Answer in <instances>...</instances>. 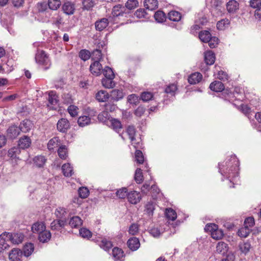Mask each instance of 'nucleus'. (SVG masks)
I'll return each mask as SVG.
<instances>
[{
	"instance_id": "nucleus-48",
	"label": "nucleus",
	"mask_w": 261,
	"mask_h": 261,
	"mask_svg": "<svg viewBox=\"0 0 261 261\" xmlns=\"http://www.w3.org/2000/svg\"><path fill=\"white\" fill-rule=\"evenodd\" d=\"M135 180L138 184H141L143 180V176L142 170L140 168H137L136 170Z\"/></svg>"
},
{
	"instance_id": "nucleus-30",
	"label": "nucleus",
	"mask_w": 261,
	"mask_h": 261,
	"mask_svg": "<svg viewBox=\"0 0 261 261\" xmlns=\"http://www.w3.org/2000/svg\"><path fill=\"white\" fill-rule=\"evenodd\" d=\"M46 159L43 155H37L33 159L34 164L38 167H42L45 164Z\"/></svg>"
},
{
	"instance_id": "nucleus-28",
	"label": "nucleus",
	"mask_w": 261,
	"mask_h": 261,
	"mask_svg": "<svg viewBox=\"0 0 261 261\" xmlns=\"http://www.w3.org/2000/svg\"><path fill=\"white\" fill-rule=\"evenodd\" d=\"M46 227L43 222H36L32 226V230L34 233H40L44 230Z\"/></svg>"
},
{
	"instance_id": "nucleus-58",
	"label": "nucleus",
	"mask_w": 261,
	"mask_h": 261,
	"mask_svg": "<svg viewBox=\"0 0 261 261\" xmlns=\"http://www.w3.org/2000/svg\"><path fill=\"white\" fill-rule=\"evenodd\" d=\"M128 231L131 235H136L139 232V225L136 223L132 224L129 228Z\"/></svg>"
},
{
	"instance_id": "nucleus-16",
	"label": "nucleus",
	"mask_w": 261,
	"mask_h": 261,
	"mask_svg": "<svg viewBox=\"0 0 261 261\" xmlns=\"http://www.w3.org/2000/svg\"><path fill=\"white\" fill-rule=\"evenodd\" d=\"M33 126V124L31 121L25 119L21 122L19 128L20 130L23 133H27L29 132Z\"/></svg>"
},
{
	"instance_id": "nucleus-5",
	"label": "nucleus",
	"mask_w": 261,
	"mask_h": 261,
	"mask_svg": "<svg viewBox=\"0 0 261 261\" xmlns=\"http://www.w3.org/2000/svg\"><path fill=\"white\" fill-rule=\"evenodd\" d=\"M57 127L60 132L66 133L70 128V123L67 119L61 118L58 120Z\"/></svg>"
},
{
	"instance_id": "nucleus-53",
	"label": "nucleus",
	"mask_w": 261,
	"mask_h": 261,
	"mask_svg": "<svg viewBox=\"0 0 261 261\" xmlns=\"http://www.w3.org/2000/svg\"><path fill=\"white\" fill-rule=\"evenodd\" d=\"M223 231L218 228L211 233V237L215 240H220L223 238Z\"/></svg>"
},
{
	"instance_id": "nucleus-63",
	"label": "nucleus",
	"mask_w": 261,
	"mask_h": 261,
	"mask_svg": "<svg viewBox=\"0 0 261 261\" xmlns=\"http://www.w3.org/2000/svg\"><path fill=\"white\" fill-rule=\"evenodd\" d=\"M79 56L84 61H86L90 57V52L85 49L81 50L79 53Z\"/></svg>"
},
{
	"instance_id": "nucleus-60",
	"label": "nucleus",
	"mask_w": 261,
	"mask_h": 261,
	"mask_svg": "<svg viewBox=\"0 0 261 261\" xmlns=\"http://www.w3.org/2000/svg\"><path fill=\"white\" fill-rule=\"evenodd\" d=\"M255 224L254 219L252 217L247 218L244 221V226L249 228L252 227Z\"/></svg>"
},
{
	"instance_id": "nucleus-11",
	"label": "nucleus",
	"mask_w": 261,
	"mask_h": 261,
	"mask_svg": "<svg viewBox=\"0 0 261 261\" xmlns=\"http://www.w3.org/2000/svg\"><path fill=\"white\" fill-rule=\"evenodd\" d=\"M239 8V4L235 0H230L226 4V9L229 13H234Z\"/></svg>"
},
{
	"instance_id": "nucleus-23",
	"label": "nucleus",
	"mask_w": 261,
	"mask_h": 261,
	"mask_svg": "<svg viewBox=\"0 0 261 261\" xmlns=\"http://www.w3.org/2000/svg\"><path fill=\"white\" fill-rule=\"evenodd\" d=\"M95 97L99 102H105L110 97V94L106 91L100 90L96 94Z\"/></svg>"
},
{
	"instance_id": "nucleus-59",
	"label": "nucleus",
	"mask_w": 261,
	"mask_h": 261,
	"mask_svg": "<svg viewBox=\"0 0 261 261\" xmlns=\"http://www.w3.org/2000/svg\"><path fill=\"white\" fill-rule=\"evenodd\" d=\"M89 190L86 187L80 188L79 190V194L82 198H86L89 195Z\"/></svg>"
},
{
	"instance_id": "nucleus-52",
	"label": "nucleus",
	"mask_w": 261,
	"mask_h": 261,
	"mask_svg": "<svg viewBox=\"0 0 261 261\" xmlns=\"http://www.w3.org/2000/svg\"><path fill=\"white\" fill-rule=\"evenodd\" d=\"M80 234L82 238L87 239H89L92 237V232L86 228H81Z\"/></svg>"
},
{
	"instance_id": "nucleus-61",
	"label": "nucleus",
	"mask_w": 261,
	"mask_h": 261,
	"mask_svg": "<svg viewBox=\"0 0 261 261\" xmlns=\"http://www.w3.org/2000/svg\"><path fill=\"white\" fill-rule=\"evenodd\" d=\"M141 98L144 101H148L153 98V94L150 92H144L141 94Z\"/></svg>"
},
{
	"instance_id": "nucleus-19",
	"label": "nucleus",
	"mask_w": 261,
	"mask_h": 261,
	"mask_svg": "<svg viewBox=\"0 0 261 261\" xmlns=\"http://www.w3.org/2000/svg\"><path fill=\"white\" fill-rule=\"evenodd\" d=\"M210 88L213 91L219 92L224 89V86L222 82L216 81L210 84Z\"/></svg>"
},
{
	"instance_id": "nucleus-39",
	"label": "nucleus",
	"mask_w": 261,
	"mask_h": 261,
	"mask_svg": "<svg viewBox=\"0 0 261 261\" xmlns=\"http://www.w3.org/2000/svg\"><path fill=\"white\" fill-rule=\"evenodd\" d=\"M251 244L248 242L241 243L239 245V248L241 251L244 254H246L250 251Z\"/></svg>"
},
{
	"instance_id": "nucleus-18",
	"label": "nucleus",
	"mask_w": 261,
	"mask_h": 261,
	"mask_svg": "<svg viewBox=\"0 0 261 261\" xmlns=\"http://www.w3.org/2000/svg\"><path fill=\"white\" fill-rule=\"evenodd\" d=\"M202 79V75L200 73L194 72L189 76L188 82L190 84H196L199 83Z\"/></svg>"
},
{
	"instance_id": "nucleus-12",
	"label": "nucleus",
	"mask_w": 261,
	"mask_h": 261,
	"mask_svg": "<svg viewBox=\"0 0 261 261\" xmlns=\"http://www.w3.org/2000/svg\"><path fill=\"white\" fill-rule=\"evenodd\" d=\"M124 94L122 90L114 89L111 92L110 97L114 101H119L122 99Z\"/></svg>"
},
{
	"instance_id": "nucleus-25",
	"label": "nucleus",
	"mask_w": 261,
	"mask_h": 261,
	"mask_svg": "<svg viewBox=\"0 0 261 261\" xmlns=\"http://www.w3.org/2000/svg\"><path fill=\"white\" fill-rule=\"evenodd\" d=\"M114 77H105L101 80L102 85L106 88H113L115 86V82L113 81Z\"/></svg>"
},
{
	"instance_id": "nucleus-36",
	"label": "nucleus",
	"mask_w": 261,
	"mask_h": 261,
	"mask_svg": "<svg viewBox=\"0 0 261 261\" xmlns=\"http://www.w3.org/2000/svg\"><path fill=\"white\" fill-rule=\"evenodd\" d=\"M61 4L60 0H48L47 3L48 8L52 10H57Z\"/></svg>"
},
{
	"instance_id": "nucleus-57",
	"label": "nucleus",
	"mask_w": 261,
	"mask_h": 261,
	"mask_svg": "<svg viewBox=\"0 0 261 261\" xmlns=\"http://www.w3.org/2000/svg\"><path fill=\"white\" fill-rule=\"evenodd\" d=\"M127 190L126 188H122L118 190L116 192V195L119 198L123 199L127 197Z\"/></svg>"
},
{
	"instance_id": "nucleus-2",
	"label": "nucleus",
	"mask_w": 261,
	"mask_h": 261,
	"mask_svg": "<svg viewBox=\"0 0 261 261\" xmlns=\"http://www.w3.org/2000/svg\"><path fill=\"white\" fill-rule=\"evenodd\" d=\"M23 239V235L21 233L12 234L5 232L0 235V246L2 249L5 250L9 247L6 242L10 241L14 244L21 243Z\"/></svg>"
},
{
	"instance_id": "nucleus-31",
	"label": "nucleus",
	"mask_w": 261,
	"mask_h": 261,
	"mask_svg": "<svg viewBox=\"0 0 261 261\" xmlns=\"http://www.w3.org/2000/svg\"><path fill=\"white\" fill-rule=\"evenodd\" d=\"M199 38L202 42L207 43L212 38V35L209 31H203L199 33Z\"/></svg>"
},
{
	"instance_id": "nucleus-62",
	"label": "nucleus",
	"mask_w": 261,
	"mask_h": 261,
	"mask_svg": "<svg viewBox=\"0 0 261 261\" xmlns=\"http://www.w3.org/2000/svg\"><path fill=\"white\" fill-rule=\"evenodd\" d=\"M154 210V205L153 203L149 202L146 204L145 210L149 216L152 215Z\"/></svg>"
},
{
	"instance_id": "nucleus-13",
	"label": "nucleus",
	"mask_w": 261,
	"mask_h": 261,
	"mask_svg": "<svg viewBox=\"0 0 261 261\" xmlns=\"http://www.w3.org/2000/svg\"><path fill=\"white\" fill-rule=\"evenodd\" d=\"M127 244L128 248L133 251L137 250L140 246L139 239L136 237L130 238L128 240Z\"/></svg>"
},
{
	"instance_id": "nucleus-14",
	"label": "nucleus",
	"mask_w": 261,
	"mask_h": 261,
	"mask_svg": "<svg viewBox=\"0 0 261 261\" xmlns=\"http://www.w3.org/2000/svg\"><path fill=\"white\" fill-rule=\"evenodd\" d=\"M67 221L66 219H59L53 221L50 224V227L52 230H60L64 227Z\"/></svg>"
},
{
	"instance_id": "nucleus-26",
	"label": "nucleus",
	"mask_w": 261,
	"mask_h": 261,
	"mask_svg": "<svg viewBox=\"0 0 261 261\" xmlns=\"http://www.w3.org/2000/svg\"><path fill=\"white\" fill-rule=\"evenodd\" d=\"M63 175L66 177H70L73 174V168L69 163L64 164L62 166Z\"/></svg>"
},
{
	"instance_id": "nucleus-46",
	"label": "nucleus",
	"mask_w": 261,
	"mask_h": 261,
	"mask_svg": "<svg viewBox=\"0 0 261 261\" xmlns=\"http://www.w3.org/2000/svg\"><path fill=\"white\" fill-rule=\"evenodd\" d=\"M155 20L158 22H162L166 19L165 13L162 11H158L154 15Z\"/></svg>"
},
{
	"instance_id": "nucleus-34",
	"label": "nucleus",
	"mask_w": 261,
	"mask_h": 261,
	"mask_svg": "<svg viewBox=\"0 0 261 261\" xmlns=\"http://www.w3.org/2000/svg\"><path fill=\"white\" fill-rule=\"evenodd\" d=\"M169 19L173 21H178L181 18V14L176 11H171L168 13Z\"/></svg>"
},
{
	"instance_id": "nucleus-15",
	"label": "nucleus",
	"mask_w": 261,
	"mask_h": 261,
	"mask_svg": "<svg viewBox=\"0 0 261 261\" xmlns=\"http://www.w3.org/2000/svg\"><path fill=\"white\" fill-rule=\"evenodd\" d=\"M20 129L19 127L16 125H12L7 129V135L10 138H15L20 134Z\"/></svg>"
},
{
	"instance_id": "nucleus-50",
	"label": "nucleus",
	"mask_w": 261,
	"mask_h": 261,
	"mask_svg": "<svg viewBox=\"0 0 261 261\" xmlns=\"http://www.w3.org/2000/svg\"><path fill=\"white\" fill-rule=\"evenodd\" d=\"M111 125L115 131L118 132L122 128L121 124L120 121L116 119H112L111 120Z\"/></svg>"
},
{
	"instance_id": "nucleus-56",
	"label": "nucleus",
	"mask_w": 261,
	"mask_h": 261,
	"mask_svg": "<svg viewBox=\"0 0 261 261\" xmlns=\"http://www.w3.org/2000/svg\"><path fill=\"white\" fill-rule=\"evenodd\" d=\"M135 160L136 161L141 164L144 162V156L142 152L139 150H136L135 152Z\"/></svg>"
},
{
	"instance_id": "nucleus-8",
	"label": "nucleus",
	"mask_w": 261,
	"mask_h": 261,
	"mask_svg": "<svg viewBox=\"0 0 261 261\" xmlns=\"http://www.w3.org/2000/svg\"><path fill=\"white\" fill-rule=\"evenodd\" d=\"M126 132L129 136V139H130L132 145L134 146V147L135 148H139V143L136 142V139L135 138V136L136 134V130L135 127L133 126H129L127 128Z\"/></svg>"
},
{
	"instance_id": "nucleus-35",
	"label": "nucleus",
	"mask_w": 261,
	"mask_h": 261,
	"mask_svg": "<svg viewBox=\"0 0 261 261\" xmlns=\"http://www.w3.org/2000/svg\"><path fill=\"white\" fill-rule=\"evenodd\" d=\"M69 224L72 227L76 228L82 224V220L80 217L74 216L70 219Z\"/></svg>"
},
{
	"instance_id": "nucleus-21",
	"label": "nucleus",
	"mask_w": 261,
	"mask_h": 261,
	"mask_svg": "<svg viewBox=\"0 0 261 261\" xmlns=\"http://www.w3.org/2000/svg\"><path fill=\"white\" fill-rule=\"evenodd\" d=\"M112 255L116 261H122L124 256L123 251L118 247H115L113 249Z\"/></svg>"
},
{
	"instance_id": "nucleus-27",
	"label": "nucleus",
	"mask_w": 261,
	"mask_h": 261,
	"mask_svg": "<svg viewBox=\"0 0 261 261\" xmlns=\"http://www.w3.org/2000/svg\"><path fill=\"white\" fill-rule=\"evenodd\" d=\"M144 5L146 9L149 10H153L158 7L157 0H145Z\"/></svg>"
},
{
	"instance_id": "nucleus-29",
	"label": "nucleus",
	"mask_w": 261,
	"mask_h": 261,
	"mask_svg": "<svg viewBox=\"0 0 261 261\" xmlns=\"http://www.w3.org/2000/svg\"><path fill=\"white\" fill-rule=\"evenodd\" d=\"M50 232L49 231L45 230V229L39 233L38 239L42 243L47 242L50 240Z\"/></svg>"
},
{
	"instance_id": "nucleus-22",
	"label": "nucleus",
	"mask_w": 261,
	"mask_h": 261,
	"mask_svg": "<svg viewBox=\"0 0 261 261\" xmlns=\"http://www.w3.org/2000/svg\"><path fill=\"white\" fill-rule=\"evenodd\" d=\"M204 61L207 65H213L215 61V54L211 50L206 51L204 54Z\"/></svg>"
},
{
	"instance_id": "nucleus-10",
	"label": "nucleus",
	"mask_w": 261,
	"mask_h": 261,
	"mask_svg": "<svg viewBox=\"0 0 261 261\" xmlns=\"http://www.w3.org/2000/svg\"><path fill=\"white\" fill-rule=\"evenodd\" d=\"M102 66L99 61H94L90 66V70L92 74L98 76L101 73Z\"/></svg>"
},
{
	"instance_id": "nucleus-32",
	"label": "nucleus",
	"mask_w": 261,
	"mask_h": 261,
	"mask_svg": "<svg viewBox=\"0 0 261 261\" xmlns=\"http://www.w3.org/2000/svg\"><path fill=\"white\" fill-rule=\"evenodd\" d=\"M77 123L80 126L84 127L90 124L91 118L87 115L81 116L79 118Z\"/></svg>"
},
{
	"instance_id": "nucleus-41",
	"label": "nucleus",
	"mask_w": 261,
	"mask_h": 261,
	"mask_svg": "<svg viewBox=\"0 0 261 261\" xmlns=\"http://www.w3.org/2000/svg\"><path fill=\"white\" fill-rule=\"evenodd\" d=\"M34 245L32 243H29L26 244L23 247V254L25 256H30L34 251Z\"/></svg>"
},
{
	"instance_id": "nucleus-7",
	"label": "nucleus",
	"mask_w": 261,
	"mask_h": 261,
	"mask_svg": "<svg viewBox=\"0 0 261 261\" xmlns=\"http://www.w3.org/2000/svg\"><path fill=\"white\" fill-rule=\"evenodd\" d=\"M62 9L66 15H72L75 11V5L71 2H65L62 5Z\"/></svg>"
},
{
	"instance_id": "nucleus-64",
	"label": "nucleus",
	"mask_w": 261,
	"mask_h": 261,
	"mask_svg": "<svg viewBox=\"0 0 261 261\" xmlns=\"http://www.w3.org/2000/svg\"><path fill=\"white\" fill-rule=\"evenodd\" d=\"M97 118L100 121L105 122L107 119L109 118V113L105 110L98 114Z\"/></svg>"
},
{
	"instance_id": "nucleus-43",
	"label": "nucleus",
	"mask_w": 261,
	"mask_h": 261,
	"mask_svg": "<svg viewBox=\"0 0 261 261\" xmlns=\"http://www.w3.org/2000/svg\"><path fill=\"white\" fill-rule=\"evenodd\" d=\"M58 154L61 159L65 160L67 156V149L66 146H60L58 150Z\"/></svg>"
},
{
	"instance_id": "nucleus-6",
	"label": "nucleus",
	"mask_w": 261,
	"mask_h": 261,
	"mask_svg": "<svg viewBox=\"0 0 261 261\" xmlns=\"http://www.w3.org/2000/svg\"><path fill=\"white\" fill-rule=\"evenodd\" d=\"M22 251L18 248H13L9 253V258L11 261H19L22 256Z\"/></svg>"
},
{
	"instance_id": "nucleus-55",
	"label": "nucleus",
	"mask_w": 261,
	"mask_h": 261,
	"mask_svg": "<svg viewBox=\"0 0 261 261\" xmlns=\"http://www.w3.org/2000/svg\"><path fill=\"white\" fill-rule=\"evenodd\" d=\"M78 108L74 105H70L68 108V111L70 116L72 117H75L78 114Z\"/></svg>"
},
{
	"instance_id": "nucleus-33",
	"label": "nucleus",
	"mask_w": 261,
	"mask_h": 261,
	"mask_svg": "<svg viewBox=\"0 0 261 261\" xmlns=\"http://www.w3.org/2000/svg\"><path fill=\"white\" fill-rule=\"evenodd\" d=\"M125 8L120 5L114 6L113 8L112 14L114 16H122L124 14Z\"/></svg>"
},
{
	"instance_id": "nucleus-47",
	"label": "nucleus",
	"mask_w": 261,
	"mask_h": 261,
	"mask_svg": "<svg viewBox=\"0 0 261 261\" xmlns=\"http://www.w3.org/2000/svg\"><path fill=\"white\" fill-rule=\"evenodd\" d=\"M59 139L58 137H54L50 139L48 144L47 147L49 150L54 149V148L56 147H58L59 143Z\"/></svg>"
},
{
	"instance_id": "nucleus-38",
	"label": "nucleus",
	"mask_w": 261,
	"mask_h": 261,
	"mask_svg": "<svg viewBox=\"0 0 261 261\" xmlns=\"http://www.w3.org/2000/svg\"><path fill=\"white\" fill-rule=\"evenodd\" d=\"M177 90V86L176 84H171L167 86L165 89V92L167 94H170L171 96H174Z\"/></svg>"
},
{
	"instance_id": "nucleus-24",
	"label": "nucleus",
	"mask_w": 261,
	"mask_h": 261,
	"mask_svg": "<svg viewBox=\"0 0 261 261\" xmlns=\"http://www.w3.org/2000/svg\"><path fill=\"white\" fill-rule=\"evenodd\" d=\"M228 245L224 242H219L216 246V251L218 253L224 255L228 251Z\"/></svg>"
},
{
	"instance_id": "nucleus-20",
	"label": "nucleus",
	"mask_w": 261,
	"mask_h": 261,
	"mask_svg": "<svg viewBox=\"0 0 261 261\" xmlns=\"http://www.w3.org/2000/svg\"><path fill=\"white\" fill-rule=\"evenodd\" d=\"M31 144V140L30 138L26 136L21 137L18 142L19 148L22 149H25L30 147Z\"/></svg>"
},
{
	"instance_id": "nucleus-42",
	"label": "nucleus",
	"mask_w": 261,
	"mask_h": 261,
	"mask_svg": "<svg viewBox=\"0 0 261 261\" xmlns=\"http://www.w3.org/2000/svg\"><path fill=\"white\" fill-rule=\"evenodd\" d=\"M20 153V148L17 147H14L8 151V156L12 159H16L17 155L19 154Z\"/></svg>"
},
{
	"instance_id": "nucleus-3",
	"label": "nucleus",
	"mask_w": 261,
	"mask_h": 261,
	"mask_svg": "<svg viewBox=\"0 0 261 261\" xmlns=\"http://www.w3.org/2000/svg\"><path fill=\"white\" fill-rule=\"evenodd\" d=\"M35 60L37 63L44 65H49L50 63L48 57L45 52L43 50H38L36 55Z\"/></svg>"
},
{
	"instance_id": "nucleus-1",
	"label": "nucleus",
	"mask_w": 261,
	"mask_h": 261,
	"mask_svg": "<svg viewBox=\"0 0 261 261\" xmlns=\"http://www.w3.org/2000/svg\"><path fill=\"white\" fill-rule=\"evenodd\" d=\"M219 172L222 175L232 178L237 175L239 170V162L235 155H231L230 159L224 164H219Z\"/></svg>"
},
{
	"instance_id": "nucleus-4",
	"label": "nucleus",
	"mask_w": 261,
	"mask_h": 261,
	"mask_svg": "<svg viewBox=\"0 0 261 261\" xmlns=\"http://www.w3.org/2000/svg\"><path fill=\"white\" fill-rule=\"evenodd\" d=\"M128 201L132 204H136L141 199V195L140 192L136 191H131L127 193Z\"/></svg>"
},
{
	"instance_id": "nucleus-17",
	"label": "nucleus",
	"mask_w": 261,
	"mask_h": 261,
	"mask_svg": "<svg viewBox=\"0 0 261 261\" xmlns=\"http://www.w3.org/2000/svg\"><path fill=\"white\" fill-rule=\"evenodd\" d=\"M108 24L109 20L107 18H101L95 22V29L97 31H101L108 26Z\"/></svg>"
},
{
	"instance_id": "nucleus-37",
	"label": "nucleus",
	"mask_w": 261,
	"mask_h": 261,
	"mask_svg": "<svg viewBox=\"0 0 261 261\" xmlns=\"http://www.w3.org/2000/svg\"><path fill=\"white\" fill-rule=\"evenodd\" d=\"M100 248H102L106 251L109 250L112 247V244L111 242L108 241L106 239H102L98 244Z\"/></svg>"
},
{
	"instance_id": "nucleus-44",
	"label": "nucleus",
	"mask_w": 261,
	"mask_h": 261,
	"mask_svg": "<svg viewBox=\"0 0 261 261\" xmlns=\"http://www.w3.org/2000/svg\"><path fill=\"white\" fill-rule=\"evenodd\" d=\"M67 212L66 209L64 207H58L55 211V215L57 217L60 219H65Z\"/></svg>"
},
{
	"instance_id": "nucleus-54",
	"label": "nucleus",
	"mask_w": 261,
	"mask_h": 261,
	"mask_svg": "<svg viewBox=\"0 0 261 261\" xmlns=\"http://www.w3.org/2000/svg\"><path fill=\"white\" fill-rule=\"evenodd\" d=\"M139 5V3L137 0H128L125 4V7L129 9H134Z\"/></svg>"
},
{
	"instance_id": "nucleus-9",
	"label": "nucleus",
	"mask_w": 261,
	"mask_h": 261,
	"mask_svg": "<svg viewBox=\"0 0 261 261\" xmlns=\"http://www.w3.org/2000/svg\"><path fill=\"white\" fill-rule=\"evenodd\" d=\"M58 96L56 95V93L55 91H51L48 93V107L51 109H55V106L58 103V100L57 99Z\"/></svg>"
},
{
	"instance_id": "nucleus-45",
	"label": "nucleus",
	"mask_w": 261,
	"mask_h": 261,
	"mask_svg": "<svg viewBox=\"0 0 261 261\" xmlns=\"http://www.w3.org/2000/svg\"><path fill=\"white\" fill-rule=\"evenodd\" d=\"M230 23L228 19H223L219 21L217 23V28L218 30H223L227 27Z\"/></svg>"
},
{
	"instance_id": "nucleus-51",
	"label": "nucleus",
	"mask_w": 261,
	"mask_h": 261,
	"mask_svg": "<svg viewBox=\"0 0 261 261\" xmlns=\"http://www.w3.org/2000/svg\"><path fill=\"white\" fill-rule=\"evenodd\" d=\"M102 73L105 77H115V74L112 69L108 66L105 67L102 70Z\"/></svg>"
},
{
	"instance_id": "nucleus-40",
	"label": "nucleus",
	"mask_w": 261,
	"mask_h": 261,
	"mask_svg": "<svg viewBox=\"0 0 261 261\" xmlns=\"http://www.w3.org/2000/svg\"><path fill=\"white\" fill-rule=\"evenodd\" d=\"M165 214L167 218L172 221L175 220L177 217L176 212L171 208H166Z\"/></svg>"
},
{
	"instance_id": "nucleus-49",
	"label": "nucleus",
	"mask_w": 261,
	"mask_h": 261,
	"mask_svg": "<svg viewBox=\"0 0 261 261\" xmlns=\"http://www.w3.org/2000/svg\"><path fill=\"white\" fill-rule=\"evenodd\" d=\"M251 231L250 228L244 226L240 229L238 232V235L242 238L247 237Z\"/></svg>"
}]
</instances>
